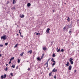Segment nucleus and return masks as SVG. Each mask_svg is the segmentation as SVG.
<instances>
[{"label": "nucleus", "instance_id": "obj_56", "mask_svg": "<svg viewBox=\"0 0 79 79\" xmlns=\"http://www.w3.org/2000/svg\"><path fill=\"white\" fill-rule=\"evenodd\" d=\"M41 34V35H42V34Z\"/></svg>", "mask_w": 79, "mask_h": 79}, {"label": "nucleus", "instance_id": "obj_52", "mask_svg": "<svg viewBox=\"0 0 79 79\" xmlns=\"http://www.w3.org/2000/svg\"><path fill=\"white\" fill-rule=\"evenodd\" d=\"M20 33V35H21V33Z\"/></svg>", "mask_w": 79, "mask_h": 79}, {"label": "nucleus", "instance_id": "obj_21", "mask_svg": "<svg viewBox=\"0 0 79 79\" xmlns=\"http://www.w3.org/2000/svg\"><path fill=\"white\" fill-rule=\"evenodd\" d=\"M18 62L19 63H20V60H19V59H18Z\"/></svg>", "mask_w": 79, "mask_h": 79}, {"label": "nucleus", "instance_id": "obj_30", "mask_svg": "<svg viewBox=\"0 0 79 79\" xmlns=\"http://www.w3.org/2000/svg\"><path fill=\"white\" fill-rule=\"evenodd\" d=\"M56 75H55L54 77V78L55 79H56Z\"/></svg>", "mask_w": 79, "mask_h": 79}, {"label": "nucleus", "instance_id": "obj_44", "mask_svg": "<svg viewBox=\"0 0 79 79\" xmlns=\"http://www.w3.org/2000/svg\"><path fill=\"white\" fill-rule=\"evenodd\" d=\"M1 56H2V54H0V57H1Z\"/></svg>", "mask_w": 79, "mask_h": 79}, {"label": "nucleus", "instance_id": "obj_18", "mask_svg": "<svg viewBox=\"0 0 79 79\" xmlns=\"http://www.w3.org/2000/svg\"><path fill=\"white\" fill-rule=\"evenodd\" d=\"M48 61H49V60L47 61V62L46 63V64H47V66H48Z\"/></svg>", "mask_w": 79, "mask_h": 79}, {"label": "nucleus", "instance_id": "obj_15", "mask_svg": "<svg viewBox=\"0 0 79 79\" xmlns=\"http://www.w3.org/2000/svg\"><path fill=\"white\" fill-rule=\"evenodd\" d=\"M44 54H43L42 55V56L41 58V59H42V58H43V57H44Z\"/></svg>", "mask_w": 79, "mask_h": 79}, {"label": "nucleus", "instance_id": "obj_8", "mask_svg": "<svg viewBox=\"0 0 79 79\" xmlns=\"http://www.w3.org/2000/svg\"><path fill=\"white\" fill-rule=\"evenodd\" d=\"M30 53V54H31V53H32V50H30V51H28L27 53Z\"/></svg>", "mask_w": 79, "mask_h": 79}, {"label": "nucleus", "instance_id": "obj_11", "mask_svg": "<svg viewBox=\"0 0 79 79\" xmlns=\"http://www.w3.org/2000/svg\"><path fill=\"white\" fill-rule=\"evenodd\" d=\"M13 4H15V3H16V1H15V0H13Z\"/></svg>", "mask_w": 79, "mask_h": 79}, {"label": "nucleus", "instance_id": "obj_12", "mask_svg": "<svg viewBox=\"0 0 79 79\" xmlns=\"http://www.w3.org/2000/svg\"><path fill=\"white\" fill-rule=\"evenodd\" d=\"M11 67L13 68H15V65L14 64L12 65Z\"/></svg>", "mask_w": 79, "mask_h": 79}, {"label": "nucleus", "instance_id": "obj_4", "mask_svg": "<svg viewBox=\"0 0 79 79\" xmlns=\"http://www.w3.org/2000/svg\"><path fill=\"white\" fill-rule=\"evenodd\" d=\"M20 18H24V15H20Z\"/></svg>", "mask_w": 79, "mask_h": 79}, {"label": "nucleus", "instance_id": "obj_25", "mask_svg": "<svg viewBox=\"0 0 79 79\" xmlns=\"http://www.w3.org/2000/svg\"><path fill=\"white\" fill-rule=\"evenodd\" d=\"M36 35H40V33H37L36 34Z\"/></svg>", "mask_w": 79, "mask_h": 79}, {"label": "nucleus", "instance_id": "obj_39", "mask_svg": "<svg viewBox=\"0 0 79 79\" xmlns=\"http://www.w3.org/2000/svg\"><path fill=\"white\" fill-rule=\"evenodd\" d=\"M69 33H70V34H71V31H69Z\"/></svg>", "mask_w": 79, "mask_h": 79}, {"label": "nucleus", "instance_id": "obj_46", "mask_svg": "<svg viewBox=\"0 0 79 79\" xmlns=\"http://www.w3.org/2000/svg\"><path fill=\"white\" fill-rule=\"evenodd\" d=\"M52 11H53V13H54L55 12L54 10H53Z\"/></svg>", "mask_w": 79, "mask_h": 79}, {"label": "nucleus", "instance_id": "obj_48", "mask_svg": "<svg viewBox=\"0 0 79 79\" xmlns=\"http://www.w3.org/2000/svg\"><path fill=\"white\" fill-rule=\"evenodd\" d=\"M72 45H74V43H73L72 42Z\"/></svg>", "mask_w": 79, "mask_h": 79}, {"label": "nucleus", "instance_id": "obj_22", "mask_svg": "<svg viewBox=\"0 0 79 79\" xmlns=\"http://www.w3.org/2000/svg\"><path fill=\"white\" fill-rule=\"evenodd\" d=\"M5 71H6L8 70V68L7 67H6V69H5Z\"/></svg>", "mask_w": 79, "mask_h": 79}, {"label": "nucleus", "instance_id": "obj_41", "mask_svg": "<svg viewBox=\"0 0 79 79\" xmlns=\"http://www.w3.org/2000/svg\"><path fill=\"white\" fill-rule=\"evenodd\" d=\"M77 23H79V20H77Z\"/></svg>", "mask_w": 79, "mask_h": 79}, {"label": "nucleus", "instance_id": "obj_31", "mask_svg": "<svg viewBox=\"0 0 79 79\" xmlns=\"http://www.w3.org/2000/svg\"><path fill=\"white\" fill-rule=\"evenodd\" d=\"M5 45L6 46L7 45H8V43H6L5 44Z\"/></svg>", "mask_w": 79, "mask_h": 79}, {"label": "nucleus", "instance_id": "obj_51", "mask_svg": "<svg viewBox=\"0 0 79 79\" xmlns=\"http://www.w3.org/2000/svg\"><path fill=\"white\" fill-rule=\"evenodd\" d=\"M19 35V34H17V35Z\"/></svg>", "mask_w": 79, "mask_h": 79}, {"label": "nucleus", "instance_id": "obj_5", "mask_svg": "<svg viewBox=\"0 0 79 79\" xmlns=\"http://www.w3.org/2000/svg\"><path fill=\"white\" fill-rule=\"evenodd\" d=\"M72 68V66L71 65H70L69 67V70H71V69Z\"/></svg>", "mask_w": 79, "mask_h": 79}, {"label": "nucleus", "instance_id": "obj_53", "mask_svg": "<svg viewBox=\"0 0 79 79\" xmlns=\"http://www.w3.org/2000/svg\"><path fill=\"white\" fill-rule=\"evenodd\" d=\"M65 5H66V3H64Z\"/></svg>", "mask_w": 79, "mask_h": 79}, {"label": "nucleus", "instance_id": "obj_26", "mask_svg": "<svg viewBox=\"0 0 79 79\" xmlns=\"http://www.w3.org/2000/svg\"><path fill=\"white\" fill-rule=\"evenodd\" d=\"M18 44H16L14 47L15 48H16V47H17V46H18Z\"/></svg>", "mask_w": 79, "mask_h": 79}, {"label": "nucleus", "instance_id": "obj_37", "mask_svg": "<svg viewBox=\"0 0 79 79\" xmlns=\"http://www.w3.org/2000/svg\"><path fill=\"white\" fill-rule=\"evenodd\" d=\"M76 71H77L76 70H74V73H76Z\"/></svg>", "mask_w": 79, "mask_h": 79}, {"label": "nucleus", "instance_id": "obj_10", "mask_svg": "<svg viewBox=\"0 0 79 79\" xmlns=\"http://www.w3.org/2000/svg\"><path fill=\"white\" fill-rule=\"evenodd\" d=\"M69 62H67V64H65L66 66H69Z\"/></svg>", "mask_w": 79, "mask_h": 79}, {"label": "nucleus", "instance_id": "obj_16", "mask_svg": "<svg viewBox=\"0 0 79 79\" xmlns=\"http://www.w3.org/2000/svg\"><path fill=\"white\" fill-rule=\"evenodd\" d=\"M37 60H39V61H40V60H41V59H40L39 58V57H38L37 58Z\"/></svg>", "mask_w": 79, "mask_h": 79}, {"label": "nucleus", "instance_id": "obj_45", "mask_svg": "<svg viewBox=\"0 0 79 79\" xmlns=\"http://www.w3.org/2000/svg\"><path fill=\"white\" fill-rule=\"evenodd\" d=\"M11 63V61H10L9 62V64H10Z\"/></svg>", "mask_w": 79, "mask_h": 79}, {"label": "nucleus", "instance_id": "obj_7", "mask_svg": "<svg viewBox=\"0 0 79 79\" xmlns=\"http://www.w3.org/2000/svg\"><path fill=\"white\" fill-rule=\"evenodd\" d=\"M31 3H29L27 4V6L28 7H29V6H31Z\"/></svg>", "mask_w": 79, "mask_h": 79}, {"label": "nucleus", "instance_id": "obj_49", "mask_svg": "<svg viewBox=\"0 0 79 79\" xmlns=\"http://www.w3.org/2000/svg\"><path fill=\"white\" fill-rule=\"evenodd\" d=\"M8 64H6V66H8Z\"/></svg>", "mask_w": 79, "mask_h": 79}, {"label": "nucleus", "instance_id": "obj_36", "mask_svg": "<svg viewBox=\"0 0 79 79\" xmlns=\"http://www.w3.org/2000/svg\"><path fill=\"white\" fill-rule=\"evenodd\" d=\"M8 3H9V2L7 1L6 4H8Z\"/></svg>", "mask_w": 79, "mask_h": 79}, {"label": "nucleus", "instance_id": "obj_9", "mask_svg": "<svg viewBox=\"0 0 79 79\" xmlns=\"http://www.w3.org/2000/svg\"><path fill=\"white\" fill-rule=\"evenodd\" d=\"M54 62V63H53L52 65V66H54V65H55V64L56 63V62L55 61H54L53 62Z\"/></svg>", "mask_w": 79, "mask_h": 79}, {"label": "nucleus", "instance_id": "obj_38", "mask_svg": "<svg viewBox=\"0 0 79 79\" xmlns=\"http://www.w3.org/2000/svg\"><path fill=\"white\" fill-rule=\"evenodd\" d=\"M18 66H17V67H16V69H18Z\"/></svg>", "mask_w": 79, "mask_h": 79}, {"label": "nucleus", "instance_id": "obj_28", "mask_svg": "<svg viewBox=\"0 0 79 79\" xmlns=\"http://www.w3.org/2000/svg\"><path fill=\"white\" fill-rule=\"evenodd\" d=\"M55 54H53L52 55L53 57H55Z\"/></svg>", "mask_w": 79, "mask_h": 79}, {"label": "nucleus", "instance_id": "obj_17", "mask_svg": "<svg viewBox=\"0 0 79 79\" xmlns=\"http://www.w3.org/2000/svg\"><path fill=\"white\" fill-rule=\"evenodd\" d=\"M3 76L4 77V78H6V74H4Z\"/></svg>", "mask_w": 79, "mask_h": 79}, {"label": "nucleus", "instance_id": "obj_50", "mask_svg": "<svg viewBox=\"0 0 79 79\" xmlns=\"http://www.w3.org/2000/svg\"><path fill=\"white\" fill-rule=\"evenodd\" d=\"M11 60H12V59H10V61H11Z\"/></svg>", "mask_w": 79, "mask_h": 79}, {"label": "nucleus", "instance_id": "obj_27", "mask_svg": "<svg viewBox=\"0 0 79 79\" xmlns=\"http://www.w3.org/2000/svg\"><path fill=\"white\" fill-rule=\"evenodd\" d=\"M68 19H67V20H68V21H69L70 19L69 18V17H68Z\"/></svg>", "mask_w": 79, "mask_h": 79}, {"label": "nucleus", "instance_id": "obj_20", "mask_svg": "<svg viewBox=\"0 0 79 79\" xmlns=\"http://www.w3.org/2000/svg\"><path fill=\"white\" fill-rule=\"evenodd\" d=\"M43 50H47V49H46V48H43Z\"/></svg>", "mask_w": 79, "mask_h": 79}, {"label": "nucleus", "instance_id": "obj_54", "mask_svg": "<svg viewBox=\"0 0 79 79\" xmlns=\"http://www.w3.org/2000/svg\"><path fill=\"white\" fill-rule=\"evenodd\" d=\"M14 9H15V7H14Z\"/></svg>", "mask_w": 79, "mask_h": 79}, {"label": "nucleus", "instance_id": "obj_43", "mask_svg": "<svg viewBox=\"0 0 79 79\" xmlns=\"http://www.w3.org/2000/svg\"><path fill=\"white\" fill-rule=\"evenodd\" d=\"M11 60H14V57L11 58Z\"/></svg>", "mask_w": 79, "mask_h": 79}, {"label": "nucleus", "instance_id": "obj_42", "mask_svg": "<svg viewBox=\"0 0 79 79\" xmlns=\"http://www.w3.org/2000/svg\"><path fill=\"white\" fill-rule=\"evenodd\" d=\"M21 30H19V33H21Z\"/></svg>", "mask_w": 79, "mask_h": 79}, {"label": "nucleus", "instance_id": "obj_19", "mask_svg": "<svg viewBox=\"0 0 79 79\" xmlns=\"http://www.w3.org/2000/svg\"><path fill=\"white\" fill-rule=\"evenodd\" d=\"M52 61V62H54V61H54V59H53V58H52V60H51Z\"/></svg>", "mask_w": 79, "mask_h": 79}, {"label": "nucleus", "instance_id": "obj_34", "mask_svg": "<svg viewBox=\"0 0 79 79\" xmlns=\"http://www.w3.org/2000/svg\"><path fill=\"white\" fill-rule=\"evenodd\" d=\"M21 37L23 38V35H20Z\"/></svg>", "mask_w": 79, "mask_h": 79}, {"label": "nucleus", "instance_id": "obj_55", "mask_svg": "<svg viewBox=\"0 0 79 79\" xmlns=\"http://www.w3.org/2000/svg\"><path fill=\"white\" fill-rule=\"evenodd\" d=\"M41 74H42V72L41 73Z\"/></svg>", "mask_w": 79, "mask_h": 79}, {"label": "nucleus", "instance_id": "obj_23", "mask_svg": "<svg viewBox=\"0 0 79 79\" xmlns=\"http://www.w3.org/2000/svg\"><path fill=\"white\" fill-rule=\"evenodd\" d=\"M60 52H64V49H62L60 51Z\"/></svg>", "mask_w": 79, "mask_h": 79}, {"label": "nucleus", "instance_id": "obj_24", "mask_svg": "<svg viewBox=\"0 0 79 79\" xmlns=\"http://www.w3.org/2000/svg\"><path fill=\"white\" fill-rule=\"evenodd\" d=\"M70 62L71 64H73V61H71Z\"/></svg>", "mask_w": 79, "mask_h": 79}, {"label": "nucleus", "instance_id": "obj_47", "mask_svg": "<svg viewBox=\"0 0 79 79\" xmlns=\"http://www.w3.org/2000/svg\"><path fill=\"white\" fill-rule=\"evenodd\" d=\"M28 70H30V68H28V69H27Z\"/></svg>", "mask_w": 79, "mask_h": 79}, {"label": "nucleus", "instance_id": "obj_2", "mask_svg": "<svg viewBox=\"0 0 79 79\" xmlns=\"http://www.w3.org/2000/svg\"><path fill=\"white\" fill-rule=\"evenodd\" d=\"M50 30V29L49 28H48L46 30V32H47V34H48L49 33V31Z\"/></svg>", "mask_w": 79, "mask_h": 79}, {"label": "nucleus", "instance_id": "obj_13", "mask_svg": "<svg viewBox=\"0 0 79 79\" xmlns=\"http://www.w3.org/2000/svg\"><path fill=\"white\" fill-rule=\"evenodd\" d=\"M73 60V59H72V58H70L69 59V61L70 62L71 61H72V60Z\"/></svg>", "mask_w": 79, "mask_h": 79}, {"label": "nucleus", "instance_id": "obj_29", "mask_svg": "<svg viewBox=\"0 0 79 79\" xmlns=\"http://www.w3.org/2000/svg\"><path fill=\"white\" fill-rule=\"evenodd\" d=\"M51 75H52V73H50L49 74V76H51Z\"/></svg>", "mask_w": 79, "mask_h": 79}, {"label": "nucleus", "instance_id": "obj_6", "mask_svg": "<svg viewBox=\"0 0 79 79\" xmlns=\"http://www.w3.org/2000/svg\"><path fill=\"white\" fill-rule=\"evenodd\" d=\"M52 71H53V72H56V71H57V70L56 69H55L54 68L52 70Z\"/></svg>", "mask_w": 79, "mask_h": 79}, {"label": "nucleus", "instance_id": "obj_33", "mask_svg": "<svg viewBox=\"0 0 79 79\" xmlns=\"http://www.w3.org/2000/svg\"><path fill=\"white\" fill-rule=\"evenodd\" d=\"M63 29H64V30H65V29H66V27H64Z\"/></svg>", "mask_w": 79, "mask_h": 79}, {"label": "nucleus", "instance_id": "obj_32", "mask_svg": "<svg viewBox=\"0 0 79 79\" xmlns=\"http://www.w3.org/2000/svg\"><path fill=\"white\" fill-rule=\"evenodd\" d=\"M1 78L2 79H3V78H4L3 76H1Z\"/></svg>", "mask_w": 79, "mask_h": 79}, {"label": "nucleus", "instance_id": "obj_40", "mask_svg": "<svg viewBox=\"0 0 79 79\" xmlns=\"http://www.w3.org/2000/svg\"><path fill=\"white\" fill-rule=\"evenodd\" d=\"M10 75H11V76H12V75H13V73H10Z\"/></svg>", "mask_w": 79, "mask_h": 79}, {"label": "nucleus", "instance_id": "obj_3", "mask_svg": "<svg viewBox=\"0 0 79 79\" xmlns=\"http://www.w3.org/2000/svg\"><path fill=\"white\" fill-rule=\"evenodd\" d=\"M56 50L57 52H59L60 51V48H56Z\"/></svg>", "mask_w": 79, "mask_h": 79}, {"label": "nucleus", "instance_id": "obj_14", "mask_svg": "<svg viewBox=\"0 0 79 79\" xmlns=\"http://www.w3.org/2000/svg\"><path fill=\"white\" fill-rule=\"evenodd\" d=\"M24 52H23L22 53L20 54L21 56H22L23 55V54H24Z\"/></svg>", "mask_w": 79, "mask_h": 79}, {"label": "nucleus", "instance_id": "obj_35", "mask_svg": "<svg viewBox=\"0 0 79 79\" xmlns=\"http://www.w3.org/2000/svg\"><path fill=\"white\" fill-rule=\"evenodd\" d=\"M0 47H3V45L2 44H1L0 45Z\"/></svg>", "mask_w": 79, "mask_h": 79}, {"label": "nucleus", "instance_id": "obj_1", "mask_svg": "<svg viewBox=\"0 0 79 79\" xmlns=\"http://www.w3.org/2000/svg\"><path fill=\"white\" fill-rule=\"evenodd\" d=\"M6 35H3L1 37V40H6Z\"/></svg>", "mask_w": 79, "mask_h": 79}]
</instances>
